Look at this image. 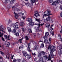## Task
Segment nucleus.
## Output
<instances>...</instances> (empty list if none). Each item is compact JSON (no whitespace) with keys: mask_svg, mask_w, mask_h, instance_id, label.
I'll return each mask as SVG.
<instances>
[{"mask_svg":"<svg viewBox=\"0 0 62 62\" xmlns=\"http://www.w3.org/2000/svg\"><path fill=\"white\" fill-rule=\"evenodd\" d=\"M31 55H29L28 54L26 56V57L27 58V59H30V58H31Z\"/></svg>","mask_w":62,"mask_h":62,"instance_id":"2eb2a0df","label":"nucleus"},{"mask_svg":"<svg viewBox=\"0 0 62 62\" xmlns=\"http://www.w3.org/2000/svg\"><path fill=\"white\" fill-rule=\"evenodd\" d=\"M8 55H8V57H9L10 56V54H8Z\"/></svg>","mask_w":62,"mask_h":62,"instance_id":"774afa93","label":"nucleus"},{"mask_svg":"<svg viewBox=\"0 0 62 62\" xmlns=\"http://www.w3.org/2000/svg\"><path fill=\"white\" fill-rule=\"evenodd\" d=\"M16 61H17V62H20V61H21V60L17 59V60Z\"/></svg>","mask_w":62,"mask_h":62,"instance_id":"8fccbe9b","label":"nucleus"},{"mask_svg":"<svg viewBox=\"0 0 62 62\" xmlns=\"http://www.w3.org/2000/svg\"><path fill=\"white\" fill-rule=\"evenodd\" d=\"M52 40V39H51L49 38V42H48L49 43H51V40Z\"/></svg>","mask_w":62,"mask_h":62,"instance_id":"58836bf2","label":"nucleus"},{"mask_svg":"<svg viewBox=\"0 0 62 62\" xmlns=\"http://www.w3.org/2000/svg\"><path fill=\"white\" fill-rule=\"evenodd\" d=\"M1 27L2 28L1 29L0 28V31H2V32H4V33H5V32L3 30H2V29H3V30H5L6 29V28H5V27L4 26H2Z\"/></svg>","mask_w":62,"mask_h":62,"instance_id":"1a4fd4ad","label":"nucleus"},{"mask_svg":"<svg viewBox=\"0 0 62 62\" xmlns=\"http://www.w3.org/2000/svg\"><path fill=\"white\" fill-rule=\"evenodd\" d=\"M1 39H2V40L3 41H5V39H4L3 37H2L1 38Z\"/></svg>","mask_w":62,"mask_h":62,"instance_id":"4d7b16f0","label":"nucleus"},{"mask_svg":"<svg viewBox=\"0 0 62 62\" xmlns=\"http://www.w3.org/2000/svg\"><path fill=\"white\" fill-rule=\"evenodd\" d=\"M34 16L36 17H38V16H40V15L38 13V12L37 11H35Z\"/></svg>","mask_w":62,"mask_h":62,"instance_id":"9b49d317","label":"nucleus"},{"mask_svg":"<svg viewBox=\"0 0 62 62\" xmlns=\"http://www.w3.org/2000/svg\"><path fill=\"white\" fill-rule=\"evenodd\" d=\"M9 37H10V35H9L8 36L6 35H4V37L6 39H9ZM8 40H10V39H8Z\"/></svg>","mask_w":62,"mask_h":62,"instance_id":"ddd939ff","label":"nucleus"},{"mask_svg":"<svg viewBox=\"0 0 62 62\" xmlns=\"http://www.w3.org/2000/svg\"><path fill=\"white\" fill-rule=\"evenodd\" d=\"M0 52L1 54H4V53L3 52H2L1 51H0Z\"/></svg>","mask_w":62,"mask_h":62,"instance_id":"5fc2aeb1","label":"nucleus"},{"mask_svg":"<svg viewBox=\"0 0 62 62\" xmlns=\"http://www.w3.org/2000/svg\"><path fill=\"white\" fill-rule=\"evenodd\" d=\"M22 39H19V41L20 42V43H22Z\"/></svg>","mask_w":62,"mask_h":62,"instance_id":"de8ad7c7","label":"nucleus"},{"mask_svg":"<svg viewBox=\"0 0 62 62\" xmlns=\"http://www.w3.org/2000/svg\"><path fill=\"white\" fill-rule=\"evenodd\" d=\"M46 19H44V22H46Z\"/></svg>","mask_w":62,"mask_h":62,"instance_id":"338daca9","label":"nucleus"},{"mask_svg":"<svg viewBox=\"0 0 62 62\" xmlns=\"http://www.w3.org/2000/svg\"><path fill=\"white\" fill-rule=\"evenodd\" d=\"M43 57L45 60H47L48 59V57L47 55H45L43 56Z\"/></svg>","mask_w":62,"mask_h":62,"instance_id":"cd10ccee","label":"nucleus"},{"mask_svg":"<svg viewBox=\"0 0 62 62\" xmlns=\"http://www.w3.org/2000/svg\"><path fill=\"white\" fill-rule=\"evenodd\" d=\"M12 31L13 33H15L16 32V30L14 29Z\"/></svg>","mask_w":62,"mask_h":62,"instance_id":"f704fd0d","label":"nucleus"},{"mask_svg":"<svg viewBox=\"0 0 62 62\" xmlns=\"http://www.w3.org/2000/svg\"><path fill=\"white\" fill-rule=\"evenodd\" d=\"M26 61L25 60H24L22 61V62H26Z\"/></svg>","mask_w":62,"mask_h":62,"instance_id":"052dcab7","label":"nucleus"},{"mask_svg":"<svg viewBox=\"0 0 62 62\" xmlns=\"http://www.w3.org/2000/svg\"><path fill=\"white\" fill-rule=\"evenodd\" d=\"M14 9L15 10H17V11H18V10H19V9L17 8H15Z\"/></svg>","mask_w":62,"mask_h":62,"instance_id":"49530a36","label":"nucleus"},{"mask_svg":"<svg viewBox=\"0 0 62 62\" xmlns=\"http://www.w3.org/2000/svg\"><path fill=\"white\" fill-rule=\"evenodd\" d=\"M60 3L62 4V0H57L56 1L53 2L52 5L53 6L55 5H56L57 3V4H59L60 3Z\"/></svg>","mask_w":62,"mask_h":62,"instance_id":"20e7f679","label":"nucleus"},{"mask_svg":"<svg viewBox=\"0 0 62 62\" xmlns=\"http://www.w3.org/2000/svg\"><path fill=\"white\" fill-rule=\"evenodd\" d=\"M9 45H10V43H8V44H6V45L7 47H8L9 46Z\"/></svg>","mask_w":62,"mask_h":62,"instance_id":"e433bc0d","label":"nucleus"},{"mask_svg":"<svg viewBox=\"0 0 62 62\" xmlns=\"http://www.w3.org/2000/svg\"><path fill=\"white\" fill-rule=\"evenodd\" d=\"M15 35L16 36H19V33L18 32H17L15 34Z\"/></svg>","mask_w":62,"mask_h":62,"instance_id":"79ce46f5","label":"nucleus"},{"mask_svg":"<svg viewBox=\"0 0 62 62\" xmlns=\"http://www.w3.org/2000/svg\"><path fill=\"white\" fill-rule=\"evenodd\" d=\"M28 31L29 32V33H32V30H31V29H29L28 30Z\"/></svg>","mask_w":62,"mask_h":62,"instance_id":"7c9ffc66","label":"nucleus"},{"mask_svg":"<svg viewBox=\"0 0 62 62\" xmlns=\"http://www.w3.org/2000/svg\"><path fill=\"white\" fill-rule=\"evenodd\" d=\"M40 54H41L43 55H45V52L43 51L40 52Z\"/></svg>","mask_w":62,"mask_h":62,"instance_id":"a878e982","label":"nucleus"},{"mask_svg":"<svg viewBox=\"0 0 62 62\" xmlns=\"http://www.w3.org/2000/svg\"><path fill=\"white\" fill-rule=\"evenodd\" d=\"M22 18L23 19V20H24V19H25V16H23L22 17Z\"/></svg>","mask_w":62,"mask_h":62,"instance_id":"3c124183","label":"nucleus"},{"mask_svg":"<svg viewBox=\"0 0 62 62\" xmlns=\"http://www.w3.org/2000/svg\"><path fill=\"white\" fill-rule=\"evenodd\" d=\"M38 2V0H31V3H34L35 2Z\"/></svg>","mask_w":62,"mask_h":62,"instance_id":"f3484780","label":"nucleus"},{"mask_svg":"<svg viewBox=\"0 0 62 62\" xmlns=\"http://www.w3.org/2000/svg\"><path fill=\"white\" fill-rule=\"evenodd\" d=\"M50 32L51 33V35H54V31H52Z\"/></svg>","mask_w":62,"mask_h":62,"instance_id":"4c0bfd02","label":"nucleus"},{"mask_svg":"<svg viewBox=\"0 0 62 62\" xmlns=\"http://www.w3.org/2000/svg\"><path fill=\"white\" fill-rule=\"evenodd\" d=\"M41 48H43L44 47V44H41L40 46Z\"/></svg>","mask_w":62,"mask_h":62,"instance_id":"72a5a7b5","label":"nucleus"},{"mask_svg":"<svg viewBox=\"0 0 62 62\" xmlns=\"http://www.w3.org/2000/svg\"><path fill=\"white\" fill-rule=\"evenodd\" d=\"M41 53H39L38 55V57H41Z\"/></svg>","mask_w":62,"mask_h":62,"instance_id":"ea45409f","label":"nucleus"},{"mask_svg":"<svg viewBox=\"0 0 62 62\" xmlns=\"http://www.w3.org/2000/svg\"><path fill=\"white\" fill-rule=\"evenodd\" d=\"M23 55L25 56V57H26V56H27V55L28 54L27 52H24L23 53Z\"/></svg>","mask_w":62,"mask_h":62,"instance_id":"a211bd4d","label":"nucleus"},{"mask_svg":"<svg viewBox=\"0 0 62 62\" xmlns=\"http://www.w3.org/2000/svg\"><path fill=\"white\" fill-rule=\"evenodd\" d=\"M60 49L58 51V52L59 54H62V46H59Z\"/></svg>","mask_w":62,"mask_h":62,"instance_id":"0eeeda50","label":"nucleus"},{"mask_svg":"<svg viewBox=\"0 0 62 62\" xmlns=\"http://www.w3.org/2000/svg\"><path fill=\"white\" fill-rule=\"evenodd\" d=\"M32 55H34V56H35V55H36V54L35 53H32Z\"/></svg>","mask_w":62,"mask_h":62,"instance_id":"864d4df0","label":"nucleus"},{"mask_svg":"<svg viewBox=\"0 0 62 62\" xmlns=\"http://www.w3.org/2000/svg\"><path fill=\"white\" fill-rule=\"evenodd\" d=\"M55 47L53 46H52L51 45H50L48 47V50H49V49L50 48L51 49V52H50V55H49L48 56V59L47 60V61H49L50 60H51V62H53V61H52L51 59V58H52L53 57V56H54V54H53V52H54V51H55L56 50L54 49Z\"/></svg>","mask_w":62,"mask_h":62,"instance_id":"f257e3e1","label":"nucleus"},{"mask_svg":"<svg viewBox=\"0 0 62 62\" xmlns=\"http://www.w3.org/2000/svg\"><path fill=\"white\" fill-rule=\"evenodd\" d=\"M14 0H10L11 1V4H13V1Z\"/></svg>","mask_w":62,"mask_h":62,"instance_id":"09e8293b","label":"nucleus"},{"mask_svg":"<svg viewBox=\"0 0 62 62\" xmlns=\"http://www.w3.org/2000/svg\"><path fill=\"white\" fill-rule=\"evenodd\" d=\"M18 14H20V15H24V14H23L22 13H18Z\"/></svg>","mask_w":62,"mask_h":62,"instance_id":"a18cd8bd","label":"nucleus"},{"mask_svg":"<svg viewBox=\"0 0 62 62\" xmlns=\"http://www.w3.org/2000/svg\"><path fill=\"white\" fill-rule=\"evenodd\" d=\"M44 38L45 39V40L44 42V43H47L48 42V40L47 39V37L45 36L44 37Z\"/></svg>","mask_w":62,"mask_h":62,"instance_id":"6e6552de","label":"nucleus"},{"mask_svg":"<svg viewBox=\"0 0 62 62\" xmlns=\"http://www.w3.org/2000/svg\"><path fill=\"white\" fill-rule=\"evenodd\" d=\"M8 2L9 3V2H10V0H5L4 3H5V4H7V3H8Z\"/></svg>","mask_w":62,"mask_h":62,"instance_id":"5701e85b","label":"nucleus"},{"mask_svg":"<svg viewBox=\"0 0 62 62\" xmlns=\"http://www.w3.org/2000/svg\"><path fill=\"white\" fill-rule=\"evenodd\" d=\"M24 4H25L27 5V6H28V7H30V8H31V5H30V4L29 3H24Z\"/></svg>","mask_w":62,"mask_h":62,"instance_id":"aec40b11","label":"nucleus"},{"mask_svg":"<svg viewBox=\"0 0 62 62\" xmlns=\"http://www.w3.org/2000/svg\"><path fill=\"white\" fill-rule=\"evenodd\" d=\"M46 20L47 21H50L51 20V17L50 16H48L46 18Z\"/></svg>","mask_w":62,"mask_h":62,"instance_id":"412c9836","label":"nucleus"},{"mask_svg":"<svg viewBox=\"0 0 62 62\" xmlns=\"http://www.w3.org/2000/svg\"><path fill=\"white\" fill-rule=\"evenodd\" d=\"M18 24L20 25V26H23V25H24V22H22L20 23H19Z\"/></svg>","mask_w":62,"mask_h":62,"instance_id":"6ab92c4d","label":"nucleus"},{"mask_svg":"<svg viewBox=\"0 0 62 62\" xmlns=\"http://www.w3.org/2000/svg\"><path fill=\"white\" fill-rule=\"evenodd\" d=\"M25 39L26 40H29V38L27 36H25Z\"/></svg>","mask_w":62,"mask_h":62,"instance_id":"c9c22d12","label":"nucleus"},{"mask_svg":"<svg viewBox=\"0 0 62 62\" xmlns=\"http://www.w3.org/2000/svg\"><path fill=\"white\" fill-rule=\"evenodd\" d=\"M8 31L9 32H11L12 31V30H11V28L10 27H8Z\"/></svg>","mask_w":62,"mask_h":62,"instance_id":"4be33fe9","label":"nucleus"},{"mask_svg":"<svg viewBox=\"0 0 62 62\" xmlns=\"http://www.w3.org/2000/svg\"><path fill=\"white\" fill-rule=\"evenodd\" d=\"M54 24H52V25H51V26L52 27H53V26H54Z\"/></svg>","mask_w":62,"mask_h":62,"instance_id":"0e129e2a","label":"nucleus"},{"mask_svg":"<svg viewBox=\"0 0 62 62\" xmlns=\"http://www.w3.org/2000/svg\"><path fill=\"white\" fill-rule=\"evenodd\" d=\"M0 33L1 34V32L0 31ZM4 34V33H2L0 35V37H2L3 36V34Z\"/></svg>","mask_w":62,"mask_h":62,"instance_id":"a19ab883","label":"nucleus"},{"mask_svg":"<svg viewBox=\"0 0 62 62\" xmlns=\"http://www.w3.org/2000/svg\"><path fill=\"white\" fill-rule=\"evenodd\" d=\"M51 21L52 23H53L54 22V20H51Z\"/></svg>","mask_w":62,"mask_h":62,"instance_id":"69168bd1","label":"nucleus"},{"mask_svg":"<svg viewBox=\"0 0 62 62\" xmlns=\"http://www.w3.org/2000/svg\"><path fill=\"white\" fill-rule=\"evenodd\" d=\"M33 40H31V42H33Z\"/></svg>","mask_w":62,"mask_h":62,"instance_id":"680f3d73","label":"nucleus"},{"mask_svg":"<svg viewBox=\"0 0 62 62\" xmlns=\"http://www.w3.org/2000/svg\"><path fill=\"white\" fill-rule=\"evenodd\" d=\"M21 47L22 48H23V46H21Z\"/></svg>","mask_w":62,"mask_h":62,"instance_id":"e2e57ef3","label":"nucleus"},{"mask_svg":"<svg viewBox=\"0 0 62 62\" xmlns=\"http://www.w3.org/2000/svg\"><path fill=\"white\" fill-rule=\"evenodd\" d=\"M5 23L7 25L10 24V26H13L14 29H19L18 27L19 23L18 22L16 23H12V20H9L8 21L6 20Z\"/></svg>","mask_w":62,"mask_h":62,"instance_id":"f03ea898","label":"nucleus"},{"mask_svg":"<svg viewBox=\"0 0 62 62\" xmlns=\"http://www.w3.org/2000/svg\"><path fill=\"white\" fill-rule=\"evenodd\" d=\"M43 58L41 57L39 59L38 61H37L36 62H46L45 61H43Z\"/></svg>","mask_w":62,"mask_h":62,"instance_id":"9d476101","label":"nucleus"},{"mask_svg":"<svg viewBox=\"0 0 62 62\" xmlns=\"http://www.w3.org/2000/svg\"><path fill=\"white\" fill-rule=\"evenodd\" d=\"M58 39H60L61 38V35L60 34H59L58 35Z\"/></svg>","mask_w":62,"mask_h":62,"instance_id":"473e14b6","label":"nucleus"},{"mask_svg":"<svg viewBox=\"0 0 62 62\" xmlns=\"http://www.w3.org/2000/svg\"><path fill=\"white\" fill-rule=\"evenodd\" d=\"M46 26L47 27H49L50 26V24L49 23H47L46 24Z\"/></svg>","mask_w":62,"mask_h":62,"instance_id":"c756f323","label":"nucleus"},{"mask_svg":"<svg viewBox=\"0 0 62 62\" xmlns=\"http://www.w3.org/2000/svg\"><path fill=\"white\" fill-rule=\"evenodd\" d=\"M26 46L27 47V50L29 52H31V50L30 49V48H31V46H30V43L27 44V43H25Z\"/></svg>","mask_w":62,"mask_h":62,"instance_id":"39448f33","label":"nucleus"},{"mask_svg":"<svg viewBox=\"0 0 62 62\" xmlns=\"http://www.w3.org/2000/svg\"><path fill=\"white\" fill-rule=\"evenodd\" d=\"M38 37H39L38 38H39L40 37V35L39 34V33H38Z\"/></svg>","mask_w":62,"mask_h":62,"instance_id":"6e6d98bb","label":"nucleus"},{"mask_svg":"<svg viewBox=\"0 0 62 62\" xmlns=\"http://www.w3.org/2000/svg\"><path fill=\"white\" fill-rule=\"evenodd\" d=\"M36 33H34L33 34V36L34 37H36Z\"/></svg>","mask_w":62,"mask_h":62,"instance_id":"603ef678","label":"nucleus"},{"mask_svg":"<svg viewBox=\"0 0 62 62\" xmlns=\"http://www.w3.org/2000/svg\"><path fill=\"white\" fill-rule=\"evenodd\" d=\"M60 9H61V10H62V6H61L60 7Z\"/></svg>","mask_w":62,"mask_h":62,"instance_id":"13d9d810","label":"nucleus"},{"mask_svg":"<svg viewBox=\"0 0 62 62\" xmlns=\"http://www.w3.org/2000/svg\"><path fill=\"white\" fill-rule=\"evenodd\" d=\"M61 30L60 31V33H62V27L61 26Z\"/></svg>","mask_w":62,"mask_h":62,"instance_id":"bf43d9fd","label":"nucleus"},{"mask_svg":"<svg viewBox=\"0 0 62 62\" xmlns=\"http://www.w3.org/2000/svg\"><path fill=\"white\" fill-rule=\"evenodd\" d=\"M14 57V55H13L12 56L11 59H13V62H16V60L15 59H13V57Z\"/></svg>","mask_w":62,"mask_h":62,"instance_id":"393cba45","label":"nucleus"},{"mask_svg":"<svg viewBox=\"0 0 62 62\" xmlns=\"http://www.w3.org/2000/svg\"><path fill=\"white\" fill-rule=\"evenodd\" d=\"M35 21H37L39 23V24H36V25L38 24V27H36L35 28V29L36 30V31L37 32H41V29H39V27L40 26H42L43 25H44V23H43V24H40V19H38L37 18H35Z\"/></svg>","mask_w":62,"mask_h":62,"instance_id":"7ed1b4c3","label":"nucleus"},{"mask_svg":"<svg viewBox=\"0 0 62 62\" xmlns=\"http://www.w3.org/2000/svg\"><path fill=\"white\" fill-rule=\"evenodd\" d=\"M38 48V46H35L33 47V49L34 50H37V49Z\"/></svg>","mask_w":62,"mask_h":62,"instance_id":"dca6fc26","label":"nucleus"},{"mask_svg":"<svg viewBox=\"0 0 62 62\" xmlns=\"http://www.w3.org/2000/svg\"><path fill=\"white\" fill-rule=\"evenodd\" d=\"M48 1L50 2V3L51 4V3L53 1V0H48Z\"/></svg>","mask_w":62,"mask_h":62,"instance_id":"c03bdc74","label":"nucleus"},{"mask_svg":"<svg viewBox=\"0 0 62 62\" xmlns=\"http://www.w3.org/2000/svg\"><path fill=\"white\" fill-rule=\"evenodd\" d=\"M22 30L23 32H25V31L26 30L25 29H24L23 28H22Z\"/></svg>","mask_w":62,"mask_h":62,"instance_id":"37998d69","label":"nucleus"},{"mask_svg":"<svg viewBox=\"0 0 62 62\" xmlns=\"http://www.w3.org/2000/svg\"><path fill=\"white\" fill-rule=\"evenodd\" d=\"M14 14L15 15V17L16 18V19L18 18V16H18V14L16 13L15 12L14 13Z\"/></svg>","mask_w":62,"mask_h":62,"instance_id":"4468645a","label":"nucleus"},{"mask_svg":"<svg viewBox=\"0 0 62 62\" xmlns=\"http://www.w3.org/2000/svg\"><path fill=\"white\" fill-rule=\"evenodd\" d=\"M49 32H46L45 33V36L47 38V36H49Z\"/></svg>","mask_w":62,"mask_h":62,"instance_id":"c85d7f7f","label":"nucleus"},{"mask_svg":"<svg viewBox=\"0 0 62 62\" xmlns=\"http://www.w3.org/2000/svg\"><path fill=\"white\" fill-rule=\"evenodd\" d=\"M53 30V29L52 27H51L50 28V29H48V31L49 32H51Z\"/></svg>","mask_w":62,"mask_h":62,"instance_id":"bb28decb","label":"nucleus"},{"mask_svg":"<svg viewBox=\"0 0 62 62\" xmlns=\"http://www.w3.org/2000/svg\"><path fill=\"white\" fill-rule=\"evenodd\" d=\"M14 57V55H13L12 56L11 59H13V62H16V60L15 59H13V57Z\"/></svg>","mask_w":62,"mask_h":62,"instance_id":"b1692460","label":"nucleus"},{"mask_svg":"<svg viewBox=\"0 0 62 62\" xmlns=\"http://www.w3.org/2000/svg\"><path fill=\"white\" fill-rule=\"evenodd\" d=\"M27 21L30 23V25H34V23L33 22H32V19L29 18L28 19Z\"/></svg>","mask_w":62,"mask_h":62,"instance_id":"423d86ee","label":"nucleus"},{"mask_svg":"<svg viewBox=\"0 0 62 62\" xmlns=\"http://www.w3.org/2000/svg\"><path fill=\"white\" fill-rule=\"evenodd\" d=\"M46 12L47 14H50V13H51V11H50V10H47L46 11Z\"/></svg>","mask_w":62,"mask_h":62,"instance_id":"2f4dec72","label":"nucleus"},{"mask_svg":"<svg viewBox=\"0 0 62 62\" xmlns=\"http://www.w3.org/2000/svg\"><path fill=\"white\" fill-rule=\"evenodd\" d=\"M52 15V14H50L48 15L45 14H44L42 15V16L43 18H44V16H50V15Z\"/></svg>","mask_w":62,"mask_h":62,"instance_id":"f8f14e48","label":"nucleus"}]
</instances>
